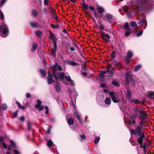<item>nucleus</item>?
<instances>
[{
  "label": "nucleus",
  "instance_id": "6",
  "mask_svg": "<svg viewBox=\"0 0 154 154\" xmlns=\"http://www.w3.org/2000/svg\"><path fill=\"white\" fill-rule=\"evenodd\" d=\"M130 132L131 135H137L144 133L142 131V128L139 126H137L136 129H131L130 130Z\"/></svg>",
  "mask_w": 154,
  "mask_h": 154
},
{
  "label": "nucleus",
  "instance_id": "61",
  "mask_svg": "<svg viewBox=\"0 0 154 154\" xmlns=\"http://www.w3.org/2000/svg\"><path fill=\"white\" fill-rule=\"evenodd\" d=\"M81 75L84 76H86L87 75V73L85 72H81Z\"/></svg>",
  "mask_w": 154,
  "mask_h": 154
},
{
  "label": "nucleus",
  "instance_id": "19",
  "mask_svg": "<svg viewBox=\"0 0 154 154\" xmlns=\"http://www.w3.org/2000/svg\"><path fill=\"white\" fill-rule=\"evenodd\" d=\"M147 22L145 19H142L139 20L138 22V24L139 25H142L144 24H147Z\"/></svg>",
  "mask_w": 154,
  "mask_h": 154
},
{
  "label": "nucleus",
  "instance_id": "23",
  "mask_svg": "<svg viewBox=\"0 0 154 154\" xmlns=\"http://www.w3.org/2000/svg\"><path fill=\"white\" fill-rule=\"evenodd\" d=\"M82 8L85 10H87L88 8V4H86L85 3H83L82 4Z\"/></svg>",
  "mask_w": 154,
  "mask_h": 154
},
{
  "label": "nucleus",
  "instance_id": "55",
  "mask_svg": "<svg viewBox=\"0 0 154 154\" xmlns=\"http://www.w3.org/2000/svg\"><path fill=\"white\" fill-rule=\"evenodd\" d=\"M118 63V62L116 60H114L112 62V63L115 66H116Z\"/></svg>",
  "mask_w": 154,
  "mask_h": 154
},
{
  "label": "nucleus",
  "instance_id": "10",
  "mask_svg": "<svg viewBox=\"0 0 154 154\" xmlns=\"http://www.w3.org/2000/svg\"><path fill=\"white\" fill-rule=\"evenodd\" d=\"M139 136L137 138V141L140 144L141 146H142L143 145V139L144 138L145 136L144 133L138 135Z\"/></svg>",
  "mask_w": 154,
  "mask_h": 154
},
{
  "label": "nucleus",
  "instance_id": "42",
  "mask_svg": "<svg viewBox=\"0 0 154 154\" xmlns=\"http://www.w3.org/2000/svg\"><path fill=\"white\" fill-rule=\"evenodd\" d=\"M0 19L2 20L4 19V14L1 11H0Z\"/></svg>",
  "mask_w": 154,
  "mask_h": 154
},
{
  "label": "nucleus",
  "instance_id": "11",
  "mask_svg": "<svg viewBox=\"0 0 154 154\" xmlns=\"http://www.w3.org/2000/svg\"><path fill=\"white\" fill-rule=\"evenodd\" d=\"M126 97L130 100V98L131 97V92L130 90L128 88L125 93Z\"/></svg>",
  "mask_w": 154,
  "mask_h": 154
},
{
  "label": "nucleus",
  "instance_id": "29",
  "mask_svg": "<svg viewBox=\"0 0 154 154\" xmlns=\"http://www.w3.org/2000/svg\"><path fill=\"white\" fill-rule=\"evenodd\" d=\"M35 34L38 37H40L41 35V32L40 31H36L35 32Z\"/></svg>",
  "mask_w": 154,
  "mask_h": 154
},
{
  "label": "nucleus",
  "instance_id": "46",
  "mask_svg": "<svg viewBox=\"0 0 154 154\" xmlns=\"http://www.w3.org/2000/svg\"><path fill=\"white\" fill-rule=\"evenodd\" d=\"M27 124L28 129L29 130L30 129L31 124L29 121L27 122Z\"/></svg>",
  "mask_w": 154,
  "mask_h": 154
},
{
  "label": "nucleus",
  "instance_id": "1",
  "mask_svg": "<svg viewBox=\"0 0 154 154\" xmlns=\"http://www.w3.org/2000/svg\"><path fill=\"white\" fill-rule=\"evenodd\" d=\"M134 5L136 6L133 10L127 13V16L129 18H131L137 12L145 11L150 9L154 5V2L152 0H139L136 4V3L131 1L130 6H132Z\"/></svg>",
  "mask_w": 154,
  "mask_h": 154
},
{
  "label": "nucleus",
  "instance_id": "32",
  "mask_svg": "<svg viewBox=\"0 0 154 154\" xmlns=\"http://www.w3.org/2000/svg\"><path fill=\"white\" fill-rule=\"evenodd\" d=\"M112 84L116 86L119 87V84L118 83V82L117 81H113L112 83Z\"/></svg>",
  "mask_w": 154,
  "mask_h": 154
},
{
  "label": "nucleus",
  "instance_id": "47",
  "mask_svg": "<svg viewBox=\"0 0 154 154\" xmlns=\"http://www.w3.org/2000/svg\"><path fill=\"white\" fill-rule=\"evenodd\" d=\"M98 76L101 79H103L105 77V75L101 73Z\"/></svg>",
  "mask_w": 154,
  "mask_h": 154
},
{
  "label": "nucleus",
  "instance_id": "17",
  "mask_svg": "<svg viewBox=\"0 0 154 154\" xmlns=\"http://www.w3.org/2000/svg\"><path fill=\"white\" fill-rule=\"evenodd\" d=\"M55 88L57 92H59L61 90L60 86L59 83H57L55 85Z\"/></svg>",
  "mask_w": 154,
  "mask_h": 154
},
{
  "label": "nucleus",
  "instance_id": "49",
  "mask_svg": "<svg viewBox=\"0 0 154 154\" xmlns=\"http://www.w3.org/2000/svg\"><path fill=\"white\" fill-rule=\"evenodd\" d=\"M45 108L46 109L45 113L46 114L48 113L49 112V109L48 106H45Z\"/></svg>",
  "mask_w": 154,
  "mask_h": 154
},
{
  "label": "nucleus",
  "instance_id": "3",
  "mask_svg": "<svg viewBox=\"0 0 154 154\" xmlns=\"http://www.w3.org/2000/svg\"><path fill=\"white\" fill-rule=\"evenodd\" d=\"M8 29L5 24H3L0 26V35L3 37H6L8 34Z\"/></svg>",
  "mask_w": 154,
  "mask_h": 154
},
{
  "label": "nucleus",
  "instance_id": "43",
  "mask_svg": "<svg viewBox=\"0 0 154 154\" xmlns=\"http://www.w3.org/2000/svg\"><path fill=\"white\" fill-rule=\"evenodd\" d=\"M141 122L140 123V126L141 127V128L142 129L143 128V126L144 125L145 123V122L143 120H141Z\"/></svg>",
  "mask_w": 154,
  "mask_h": 154
},
{
  "label": "nucleus",
  "instance_id": "2",
  "mask_svg": "<svg viewBox=\"0 0 154 154\" xmlns=\"http://www.w3.org/2000/svg\"><path fill=\"white\" fill-rule=\"evenodd\" d=\"M52 67L53 69V75L56 79H59L63 81L64 79H65L67 81L70 82L72 86H75L74 82L71 79L69 76H66V73L64 72H57V70L60 71L62 70V68L60 65H58L57 63H56L52 66Z\"/></svg>",
  "mask_w": 154,
  "mask_h": 154
},
{
  "label": "nucleus",
  "instance_id": "13",
  "mask_svg": "<svg viewBox=\"0 0 154 154\" xmlns=\"http://www.w3.org/2000/svg\"><path fill=\"white\" fill-rule=\"evenodd\" d=\"M49 38L50 39H51L54 42V45H56V41L57 40L55 36L53 34L52 32L50 33V35H49Z\"/></svg>",
  "mask_w": 154,
  "mask_h": 154
},
{
  "label": "nucleus",
  "instance_id": "22",
  "mask_svg": "<svg viewBox=\"0 0 154 154\" xmlns=\"http://www.w3.org/2000/svg\"><path fill=\"white\" fill-rule=\"evenodd\" d=\"M97 11L99 13L101 14L103 12L104 9L103 8L100 7H99L97 8Z\"/></svg>",
  "mask_w": 154,
  "mask_h": 154
},
{
  "label": "nucleus",
  "instance_id": "37",
  "mask_svg": "<svg viewBox=\"0 0 154 154\" xmlns=\"http://www.w3.org/2000/svg\"><path fill=\"white\" fill-rule=\"evenodd\" d=\"M97 99L98 98L100 99V100H102L103 98V96L102 93H101L99 96H98V94H97Z\"/></svg>",
  "mask_w": 154,
  "mask_h": 154
},
{
  "label": "nucleus",
  "instance_id": "26",
  "mask_svg": "<svg viewBox=\"0 0 154 154\" xmlns=\"http://www.w3.org/2000/svg\"><path fill=\"white\" fill-rule=\"evenodd\" d=\"M47 145L48 147L51 146L53 145V142L50 139L48 141Z\"/></svg>",
  "mask_w": 154,
  "mask_h": 154
},
{
  "label": "nucleus",
  "instance_id": "16",
  "mask_svg": "<svg viewBox=\"0 0 154 154\" xmlns=\"http://www.w3.org/2000/svg\"><path fill=\"white\" fill-rule=\"evenodd\" d=\"M74 114L77 119L78 120L81 124H82V122L80 118V116L77 111H75L74 112Z\"/></svg>",
  "mask_w": 154,
  "mask_h": 154
},
{
  "label": "nucleus",
  "instance_id": "20",
  "mask_svg": "<svg viewBox=\"0 0 154 154\" xmlns=\"http://www.w3.org/2000/svg\"><path fill=\"white\" fill-rule=\"evenodd\" d=\"M111 102V99L109 97H106L104 100V102L107 105L110 104Z\"/></svg>",
  "mask_w": 154,
  "mask_h": 154
},
{
  "label": "nucleus",
  "instance_id": "50",
  "mask_svg": "<svg viewBox=\"0 0 154 154\" xmlns=\"http://www.w3.org/2000/svg\"><path fill=\"white\" fill-rule=\"evenodd\" d=\"M13 151L14 154H20L19 152L17 150L13 149Z\"/></svg>",
  "mask_w": 154,
  "mask_h": 154
},
{
  "label": "nucleus",
  "instance_id": "5",
  "mask_svg": "<svg viewBox=\"0 0 154 154\" xmlns=\"http://www.w3.org/2000/svg\"><path fill=\"white\" fill-rule=\"evenodd\" d=\"M125 81L126 84L127 85H128L129 84V81H130L132 84L133 85H135L136 84L135 81L132 78V76L131 75L130 72H128L125 74Z\"/></svg>",
  "mask_w": 154,
  "mask_h": 154
},
{
  "label": "nucleus",
  "instance_id": "44",
  "mask_svg": "<svg viewBox=\"0 0 154 154\" xmlns=\"http://www.w3.org/2000/svg\"><path fill=\"white\" fill-rule=\"evenodd\" d=\"M7 0H2L1 4L0 5V8L3 6Z\"/></svg>",
  "mask_w": 154,
  "mask_h": 154
},
{
  "label": "nucleus",
  "instance_id": "38",
  "mask_svg": "<svg viewBox=\"0 0 154 154\" xmlns=\"http://www.w3.org/2000/svg\"><path fill=\"white\" fill-rule=\"evenodd\" d=\"M40 72L42 74L43 76H44L46 74V72L45 70H43L42 69H41L40 70Z\"/></svg>",
  "mask_w": 154,
  "mask_h": 154
},
{
  "label": "nucleus",
  "instance_id": "8",
  "mask_svg": "<svg viewBox=\"0 0 154 154\" xmlns=\"http://www.w3.org/2000/svg\"><path fill=\"white\" fill-rule=\"evenodd\" d=\"M103 19L110 23H112L114 20L113 16L109 13L106 14V15L103 17Z\"/></svg>",
  "mask_w": 154,
  "mask_h": 154
},
{
  "label": "nucleus",
  "instance_id": "53",
  "mask_svg": "<svg viewBox=\"0 0 154 154\" xmlns=\"http://www.w3.org/2000/svg\"><path fill=\"white\" fill-rule=\"evenodd\" d=\"M80 138L82 140H83L85 139L86 137L84 135H82L80 136Z\"/></svg>",
  "mask_w": 154,
  "mask_h": 154
},
{
  "label": "nucleus",
  "instance_id": "25",
  "mask_svg": "<svg viewBox=\"0 0 154 154\" xmlns=\"http://www.w3.org/2000/svg\"><path fill=\"white\" fill-rule=\"evenodd\" d=\"M48 82L49 85H51L54 82V80L52 78H48Z\"/></svg>",
  "mask_w": 154,
  "mask_h": 154
},
{
  "label": "nucleus",
  "instance_id": "58",
  "mask_svg": "<svg viewBox=\"0 0 154 154\" xmlns=\"http://www.w3.org/2000/svg\"><path fill=\"white\" fill-rule=\"evenodd\" d=\"M125 31H131V32L132 31V30H131L130 29V27H129V26H128V27H126V28H125Z\"/></svg>",
  "mask_w": 154,
  "mask_h": 154
},
{
  "label": "nucleus",
  "instance_id": "45",
  "mask_svg": "<svg viewBox=\"0 0 154 154\" xmlns=\"http://www.w3.org/2000/svg\"><path fill=\"white\" fill-rule=\"evenodd\" d=\"M141 147H143V151L145 153L146 152V143H145L144 145H143L142 146H141Z\"/></svg>",
  "mask_w": 154,
  "mask_h": 154
},
{
  "label": "nucleus",
  "instance_id": "60",
  "mask_svg": "<svg viewBox=\"0 0 154 154\" xmlns=\"http://www.w3.org/2000/svg\"><path fill=\"white\" fill-rule=\"evenodd\" d=\"M44 109V107L43 106H42V105H41L40 106V107H39V108H38V109L39 110H43Z\"/></svg>",
  "mask_w": 154,
  "mask_h": 154
},
{
  "label": "nucleus",
  "instance_id": "41",
  "mask_svg": "<svg viewBox=\"0 0 154 154\" xmlns=\"http://www.w3.org/2000/svg\"><path fill=\"white\" fill-rule=\"evenodd\" d=\"M116 66V68L118 69H120L122 67L121 64L119 63H118Z\"/></svg>",
  "mask_w": 154,
  "mask_h": 154
},
{
  "label": "nucleus",
  "instance_id": "14",
  "mask_svg": "<svg viewBox=\"0 0 154 154\" xmlns=\"http://www.w3.org/2000/svg\"><path fill=\"white\" fill-rule=\"evenodd\" d=\"M66 63L72 65V66H75L77 65V63L73 61L69 60H66Z\"/></svg>",
  "mask_w": 154,
  "mask_h": 154
},
{
  "label": "nucleus",
  "instance_id": "28",
  "mask_svg": "<svg viewBox=\"0 0 154 154\" xmlns=\"http://www.w3.org/2000/svg\"><path fill=\"white\" fill-rule=\"evenodd\" d=\"M141 67V65L140 64L138 65H137L134 68V71H137L139 70Z\"/></svg>",
  "mask_w": 154,
  "mask_h": 154
},
{
  "label": "nucleus",
  "instance_id": "56",
  "mask_svg": "<svg viewBox=\"0 0 154 154\" xmlns=\"http://www.w3.org/2000/svg\"><path fill=\"white\" fill-rule=\"evenodd\" d=\"M115 52H113L112 53V54H111V57L112 58H115L116 56H115Z\"/></svg>",
  "mask_w": 154,
  "mask_h": 154
},
{
  "label": "nucleus",
  "instance_id": "30",
  "mask_svg": "<svg viewBox=\"0 0 154 154\" xmlns=\"http://www.w3.org/2000/svg\"><path fill=\"white\" fill-rule=\"evenodd\" d=\"M130 25L132 27H137V24L136 22L133 21L131 22Z\"/></svg>",
  "mask_w": 154,
  "mask_h": 154
},
{
  "label": "nucleus",
  "instance_id": "59",
  "mask_svg": "<svg viewBox=\"0 0 154 154\" xmlns=\"http://www.w3.org/2000/svg\"><path fill=\"white\" fill-rule=\"evenodd\" d=\"M26 97L27 98H29L31 97V94L29 93H27L26 94Z\"/></svg>",
  "mask_w": 154,
  "mask_h": 154
},
{
  "label": "nucleus",
  "instance_id": "15",
  "mask_svg": "<svg viewBox=\"0 0 154 154\" xmlns=\"http://www.w3.org/2000/svg\"><path fill=\"white\" fill-rule=\"evenodd\" d=\"M66 119L69 125H72L74 123L73 120L71 118H68V116L66 117Z\"/></svg>",
  "mask_w": 154,
  "mask_h": 154
},
{
  "label": "nucleus",
  "instance_id": "36",
  "mask_svg": "<svg viewBox=\"0 0 154 154\" xmlns=\"http://www.w3.org/2000/svg\"><path fill=\"white\" fill-rule=\"evenodd\" d=\"M100 140V137H96L94 140V142L96 144H97L98 143Z\"/></svg>",
  "mask_w": 154,
  "mask_h": 154
},
{
  "label": "nucleus",
  "instance_id": "4",
  "mask_svg": "<svg viewBox=\"0 0 154 154\" xmlns=\"http://www.w3.org/2000/svg\"><path fill=\"white\" fill-rule=\"evenodd\" d=\"M10 143L9 145H7L6 143H4L2 142V144L5 149L8 148V149L11 150L13 148H17V146L16 143L12 140H10Z\"/></svg>",
  "mask_w": 154,
  "mask_h": 154
},
{
  "label": "nucleus",
  "instance_id": "24",
  "mask_svg": "<svg viewBox=\"0 0 154 154\" xmlns=\"http://www.w3.org/2000/svg\"><path fill=\"white\" fill-rule=\"evenodd\" d=\"M133 55V53L131 51H129L127 52V55L126 56V57L131 58V57Z\"/></svg>",
  "mask_w": 154,
  "mask_h": 154
},
{
  "label": "nucleus",
  "instance_id": "31",
  "mask_svg": "<svg viewBox=\"0 0 154 154\" xmlns=\"http://www.w3.org/2000/svg\"><path fill=\"white\" fill-rule=\"evenodd\" d=\"M130 100L131 102H134L135 104H138L140 103L139 101L137 99L131 100Z\"/></svg>",
  "mask_w": 154,
  "mask_h": 154
},
{
  "label": "nucleus",
  "instance_id": "39",
  "mask_svg": "<svg viewBox=\"0 0 154 154\" xmlns=\"http://www.w3.org/2000/svg\"><path fill=\"white\" fill-rule=\"evenodd\" d=\"M128 109L126 108L123 109V112H124V115L125 116V114L126 115L128 114Z\"/></svg>",
  "mask_w": 154,
  "mask_h": 154
},
{
  "label": "nucleus",
  "instance_id": "12",
  "mask_svg": "<svg viewBox=\"0 0 154 154\" xmlns=\"http://www.w3.org/2000/svg\"><path fill=\"white\" fill-rule=\"evenodd\" d=\"M30 25L34 28L41 27V26L38 22H31L30 23Z\"/></svg>",
  "mask_w": 154,
  "mask_h": 154
},
{
  "label": "nucleus",
  "instance_id": "34",
  "mask_svg": "<svg viewBox=\"0 0 154 154\" xmlns=\"http://www.w3.org/2000/svg\"><path fill=\"white\" fill-rule=\"evenodd\" d=\"M2 109L4 110H5L7 108V106L6 104H3L2 105Z\"/></svg>",
  "mask_w": 154,
  "mask_h": 154
},
{
  "label": "nucleus",
  "instance_id": "52",
  "mask_svg": "<svg viewBox=\"0 0 154 154\" xmlns=\"http://www.w3.org/2000/svg\"><path fill=\"white\" fill-rule=\"evenodd\" d=\"M143 33V31H140V32H139V33H138L137 34V37H139V36H141L142 35Z\"/></svg>",
  "mask_w": 154,
  "mask_h": 154
},
{
  "label": "nucleus",
  "instance_id": "9",
  "mask_svg": "<svg viewBox=\"0 0 154 154\" xmlns=\"http://www.w3.org/2000/svg\"><path fill=\"white\" fill-rule=\"evenodd\" d=\"M140 115L139 118L140 120H144L147 117V114L146 112L143 110H139Z\"/></svg>",
  "mask_w": 154,
  "mask_h": 154
},
{
  "label": "nucleus",
  "instance_id": "51",
  "mask_svg": "<svg viewBox=\"0 0 154 154\" xmlns=\"http://www.w3.org/2000/svg\"><path fill=\"white\" fill-rule=\"evenodd\" d=\"M154 94V93L153 92H151L149 94L148 96L149 97H151Z\"/></svg>",
  "mask_w": 154,
  "mask_h": 154
},
{
  "label": "nucleus",
  "instance_id": "62",
  "mask_svg": "<svg viewBox=\"0 0 154 154\" xmlns=\"http://www.w3.org/2000/svg\"><path fill=\"white\" fill-rule=\"evenodd\" d=\"M48 78H52V75L51 72H48Z\"/></svg>",
  "mask_w": 154,
  "mask_h": 154
},
{
  "label": "nucleus",
  "instance_id": "18",
  "mask_svg": "<svg viewBox=\"0 0 154 154\" xmlns=\"http://www.w3.org/2000/svg\"><path fill=\"white\" fill-rule=\"evenodd\" d=\"M101 38L104 40H106V38L108 39H109L110 37L108 34H106L105 35L103 32H101Z\"/></svg>",
  "mask_w": 154,
  "mask_h": 154
},
{
  "label": "nucleus",
  "instance_id": "57",
  "mask_svg": "<svg viewBox=\"0 0 154 154\" xmlns=\"http://www.w3.org/2000/svg\"><path fill=\"white\" fill-rule=\"evenodd\" d=\"M18 111H16L13 113V116L14 117H16L17 116Z\"/></svg>",
  "mask_w": 154,
  "mask_h": 154
},
{
  "label": "nucleus",
  "instance_id": "64",
  "mask_svg": "<svg viewBox=\"0 0 154 154\" xmlns=\"http://www.w3.org/2000/svg\"><path fill=\"white\" fill-rule=\"evenodd\" d=\"M70 50L72 51H75V48L73 47H70Z\"/></svg>",
  "mask_w": 154,
  "mask_h": 154
},
{
  "label": "nucleus",
  "instance_id": "54",
  "mask_svg": "<svg viewBox=\"0 0 154 154\" xmlns=\"http://www.w3.org/2000/svg\"><path fill=\"white\" fill-rule=\"evenodd\" d=\"M51 129V126H49L48 127V128L46 132V133L47 134H49L50 133V130Z\"/></svg>",
  "mask_w": 154,
  "mask_h": 154
},
{
  "label": "nucleus",
  "instance_id": "40",
  "mask_svg": "<svg viewBox=\"0 0 154 154\" xmlns=\"http://www.w3.org/2000/svg\"><path fill=\"white\" fill-rule=\"evenodd\" d=\"M5 138L3 137L0 136V146L1 147V142H2L4 141Z\"/></svg>",
  "mask_w": 154,
  "mask_h": 154
},
{
  "label": "nucleus",
  "instance_id": "63",
  "mask_svg": "<svg viewBox=\"0 0 154 154\" xmlns=\"http://www.w3.org/2000/svg\"><path fill=\"white\" fill-rule=\"evenodd\" d=\"M89 8L90 10L92 11L94 10V7H92L91 6H89Z\"/></svg>",
  "mask_w": 154,
  "mask_h": 154
},
{
  "label": "nucleus",
  "instance_id": "7",
  "mask_svg": "<svg viewBox=\"0 0 154 154\" xmlns=\"http://www.w3.org/2000/svg\"><path fill=\"white\" fill-rule=\"evenodd\" d=\"M109 94L113 102L117 103L120 101L119 99L117 98L118 95L116 93L114 92L111 91Z\"/></svg>",
  "mask_w": 154,
  "mask_h": 154
},
{
  "label": "nucleus",
  "instance_id": "27",
  "mask_svg": "<svg viewBox=\"0 0 154 154\" xmlns=\"http://www.w3.org/2000/svg\"><path fill=\"white\" fill-rule=\"evenodd\" d=\"M53 11V18L54 19L56 20L57 21L58 20V17L56 15L55 12H54V10L53 9V11Z\"/></svg>",
  "mask_w": 154,
  "mask_h": 154
},
{
  "label": "nucleus",
  "instance_id": "48",
  "mask_svg": "<svg viewBox=\"0 0 154 154\" xmlns=\"http://www.w3.org/2000/svg\"><path fill=\"white\" fill-rule=\"evenodd\" d=\"M131 58L126 57L125 58V62L126 63H128L129 62Z\"/></svg>",
  "mask_w": 154,
  "mask_h": 154
},
{
  "label": "nucleus",
  "instance_id": "21",
  "mask_svg": "<svg viewBox=\"0 0 154 154\" xmlns=\"http://www.w3.org/2000/svg\"><path fill=\"white\" fill-rule=\"evenodd\" d=\"M37 46L38 45L36 43H33L32 45V47L31 49V51L32 52H34L37 48Z\"/></svg>",
  "mask_w": 154,
  "mask_h": 154
},
{
  "label": "nucleus",
  "instance_id": "33",
  "mask_svg": "<svg viewBox=\"0 0 154 154\" xmlns=\"http://www.w3.org/2000/svg\"><path fill=\"white\" fill-rule=\"evenodd\" d=\"M32 15L35 17L36 16H37V11H36L35 10H33L32 11Z\"/></svg>",
  "mask_w": 154,
  "mask_h": 154
},
{
  "label": "nucleus",
  "instance_id": "35",
  "mask_svg": "<svg viewBox=\"0 0 154 154\" xmlns=\"http://www.w3.org/2000/svg\"><path fill=\"white\" fill-rule=\"evenodd\" d=\"M129 7L127 5L124 6L123 8V11L124 12H127L129 9Z\"/></svg>",
  "mask_w": 154,
  "mask_h": 154
}]
</instances>
